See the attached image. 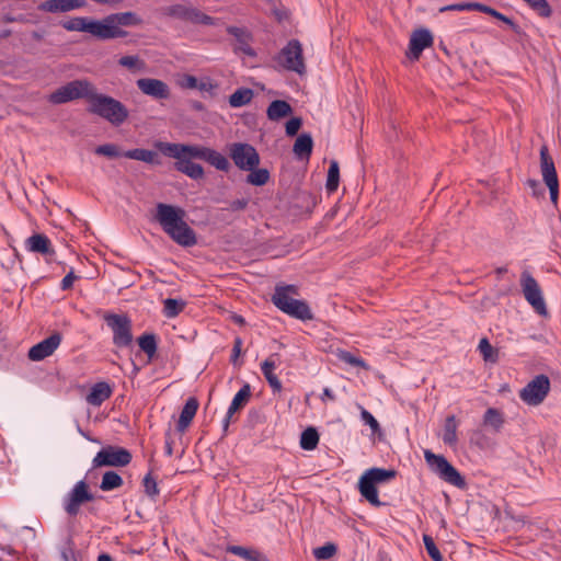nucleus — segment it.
I'll use <instances>...</instances> for the list:
<instances>
[{"label": "nucleus", "mask_w": 561, "mask_h": 561, "mask_svg": "<svg viewBox=\"0 0 561 561\" xmlns=\"http://www.w3.org/2000/svg\"><path fill=\"white\" fill-rule=\"evenodd\" d=\"M248 204H249V201L247 198L234 199V201L230 202L229 209L231 211L243 210L244 208H247Z\"/></svg>", "instance_id": "680f3d73"}, {"label": "nucleus", "mask_w": 561, "mask_h": 561, "mask_svg": "<svg viewBox=\"0 0 561 561\" xmlns=\"http://www.w3.org/2000/svg\"><path fill=\"white\" fill-rule=\"evenodd\" d=\"M474 11H479V12L489 14L491 16H493L496 12L495 9H493L486 4L480 3V2H474Z\"/></svg>", "instance_id": "338daca9"}, {"label": "nucleus", "mask_w": 561, "mask_h": 561, "mask_svg": "<svg viewBox=\"0 0 561 561\" xmlns=\"http://www.w3.org/2000/svg\"><path fill=\"white\" fill-rule=\"evenodd\" d=\"M540 168L542 179L549 188L550 199L557 205L559 197V182L554 167V162L548 152V148L542 146L540 148Z\"/></svg>", "instance_id": "a211bd4d"}, {"label": "nucleus", "mask_w": 561, "mask_h": 561, "mask_svg": "<svg viewBox=\"0 0 561 561\" xmlns=\"http://www.w3.org/2000/svg\"><path fill=\"white\" fill-rule=\"evenodd\" d=\"M360 416H362V420L365 422V424H367L370 427L373 433H377L380 431V425H379L378 421L370 412L363 409Z\"/></svg>", "instance_id": "5fc2aeb1"}, {"label": "nucleus", "mask_w": 561, "mask_h": 561, "mask_svg": "<svg viewBox=\"0 0 561 561\" xmlns=\"http://www.w3.org/2000/svg\"><path fill=\"white\" fill-rule=\"evenodd\" d=\"M275 61L287 71L296 72L300 76L306 73L302 46L298 39L289 41L275 57Z\"/></svg>", "instance_id": "0eeeda50"}, {"label": "nucleus", "mask_w": 561, "mask_h": 561, "mask_svg": "<svg viewBox=\"0 0 561 561\" xmlns=\"http://www.w3.org/2000/svg\"><path fill=\"white\" fill-rule=\"evenodd\" d=\"M241 347H242V340L240 337H236L234 342H233L232 354H231V362L233 364L237 363V359L241 354Z\"/></svg>", "instance_id": "e2e57ef3"}, {"label": "nucleus", "mask_w": 561, "mask_h": 561, "mask_svg": "<svg viewBox=\"0 0 561 561\" xmlns=\"http://www.w3.org/2000/svg\"><path fill=\"white\" fill-rule=\"evenodd\" d=\"M131 458V454L123 447L106 446L96 453L92 467H125L130 463Z\"/></svg>", "instance_id": "dca6fc26"}, {"label": "nucleus", "mask_w": 561, "mask_h": 561, "mask_svg": "<svg viewBox=\"0 0 561 561\" xmlns=\"http://www.w3.org/2000/svg\"><path fill=\"white\" fill-rule=\"evenodd\" d=\"M145 492L148 496L154 497L159 494V489L156 479L151 476V473H148L142 481Z\"/></svg>", "instance_id": "864d4df0"}, {"label": "nucleus", "mask_w": 561, "mask_h": 561, "mask_svg": "<svg viewBox=\"0 0 561 561\" xmlns=\"http://www.w3.org/2000/svg\"><path fill=\"white\" fill-rule=\"evenodd\" d=\"M142 24V19L134 12L112 13L102 19L103 41L122 38L128 35V32L122 26H138Z\"/></svg>", "instance_id": "39448f33"}, {"label": "nucleus", "mask_w": 561, "mask_h": 561, "mask_svg": "<svg viewBox=\"0 0 561 561\" xmlns=\"http://www.w3.org/2000/svg\"><path fill=\"white\" fill-rule=\"evenodd\" d=\"M198 79L194 76L186 75L183 78L182 87L186 89H197Z\"/></svg>", "instance_id": "0e129e2a"}, {"label": "nucleus", "mask_w": 561, "mask_h": 561, "mask_svg": "<svg viewBox=\"0 0 561 561\" xmlns=\"http://www.w3.org/2000/svg\"><path fill=\"white\" fill-rule=\"evenodd\" d=\"M185 215L181 207L158 203L154 219L175 243L190 248L197 243V239L195 231L184 220Z\"/></svg>", "instance_id": "f257e3e1"}, {"label": "nucleus", "mask_w": 561, "mask_h": 561, "mask_svg": "<svg viewBox=\"0 0 561 561\" xmlns=\"http://www.w3.org/2000/svg\"><path fill=\"white\" fill-rule=\"evenodd\" d=\"M138 345L142 352L147 354L149 358H152L158 348L157 336L153 333H144L138 337Z\"/></svg>", "instance_id": "4c0bfd02"}, {"label": "nucleus", "mask_w": 561, "mask_h": 561, "mask_svg": "<svg viewBox=\"0 0 561 561\" xmlns=\"http://www.w3.org/2000/svg\"><path fill=\"white\" fill-rule=\"evenodd\" d=\"M474 11H479V12L489 14L491 16H493L496 12L495 9H493L486 4L480 3V2H474Z\"/></svg>", "instance_id": "774afa93"}, {"label": "nucleus", "mask_w": 561, "mask_h": 561, "mask_svg": "<svg viewBox=\"0 0 561 561\" xmlns=\"http://www.w3.org/2000/svg\"><path fill=\"white\" fill-rule=\"evenodd\" d=\"M276 368L275 355H271L261 364V371L266 380L276 376L274 373Z\"/></svg>", "instance_id": "603ef678"}, {"label": "nucleus", "mask_w": 561, "mask_h": 561, "mask_svg": "<svg viewBox=\"0 0 561 561\" xmlns=\"http://www.w3.org/2000/svg\"><path fill=\"white\" fill-rule=\"evenodd\" d=\"M123 483V478L117 472L110 470L103 474L100 489L104 492H108L121 488Z\"/></svg>", "instance_id": "58836bf2"}, {"label": "nucleus", "mask_w": 561, "mask_h": 561, "mask_svg": "<svg viewBox=\"0 0 561 561\" xmlns=\"http://www.w3.org/2000/svg\"><path fill=\"white\" fill-rule=\"evenodd\" d=\"M458 423L455 415L447 416L444 425L443 442L448 446L456 445Z\"/></svg>", "instance_id": "c9c22d12"}, {"label": "nucleus", "mask_w": 561, "mask_h": 561, "mask_svg": "<svg viewBox=\"0 0 561 561\" xmlns=\"http://www.w3.org/2000/svg\"><path fill=\"white\" fill-rule=\"evenodd\" d=\"M88 111L95 114L114 126L122 125L129 115L127 107L118 100L99 93L94 88L92 95L89 100Z\"/></svg>", "instance_id": "f03ea898"}, {"label": "nucleus", "mask_w": 561, "mask_h": 561, "mask_svg": "<svg viewBox=\"0 0 561 561\" xmlns=\"http://www.w3.org/2000/svg\"><path fill=\"white\" fill-rule=\"evenodd\" d=\"M228 151L234 165L242 170H253L260 164V156L256 149L247 142H232Z\"/></svg>", "instance_id": "9d476101"}, {"label": "nucleus", "mask_w": 561, "mask_h": 561, "mask_svg": "<svg viewBox=\"0 0 561 561\" xmlns=\"http://www.w3.org/2000/svg\"><path fill=\"white\" fill-rule=\"evenodd\" d=\"M227 32L232 35L237 42L238 46L236 47V50L242 51L244 55L248 56H254L255 53L253 48L249 45V33L241 27L237 26H228Z\"/></svg>", "instance_id": "7c9ffc66"}, {"label": "nucleus", "mask_w": 561, "mask_h": 561, "mask_svg": "<svg viewBox=\"0 0 561 561\" xmlns=\"http://www.w3.org/2000/svg\"><path fill=\"white\" fill-rule=\"evenodd\" d=\"M94 85L87 79L72 80L49 94L53 104H64L78 99L90 100Z\"/></svg>", "instance_id": "423d86ee"}, {"label": "nucleus", "mask_w": 561, "mask_h": 561, "mask_svg": "<svg viewBox=\"0 0 561 561\" xmlns=\"http://www.w3.org/2000/svg\"><path fill=\"white\" fill-rule=\"evenodd\" d=\"M284 306L286 308L284 313L291 318L298 319L300 321H309L313 319V313L305 300L295 298L289 305Z\"/></svg>", "instance_id": "c85d7f7f"}, {"label": "nucleus", "mask_w": 561, "mask_h": 561, "mask_svg": "<svg viewBox=\"0 0 561 561\" xmlns=\"http://www.w3.org/2000/svg\"><path fill=\"white\" fill-rule=\"evenodd\" d=\"M336 552L337 547L332 542H328L321 547L313 549V556L317 560H328L334 557Z\"/></svg>", "instance_id": "09e8293b"}, {"label": "nucleus", "mask_w": 561, "mask_h": 561, "mask_svg": "<svg viewBox=\"0 0 561 561\" xmlns=\"http://www.w3.org/2000/svg\"><path fill=\"white\" fill-rule=\"evenodd\" d=\"M121 67L127 68L130 71H145L146 62L138 55H127L118 59Z\"/></svg>", "instance_id": "ea45409f"}, {"label": "nucleus", "mask_w": 561, "mask_h": 561, "mask_svg": "<svg viewBox=\"0 0 561 561\" xmlns=\"http://www.w3.org/2000/svg\"><path fill=\"white\" fill-rule=\"evenodd\" d=\"M299 295L296 285L277 284L271 297L273 305L282 312L286 310L284 305H289Z\"/></svg>", "instance_id": "5701e85b"}, {"label": "nucleus", "mask_w": 561, "mask_h": 561, "mask_svg": "<svg viewBox=\"0 0 561 561\" xmlns=\"http://www.w3.org/2000/svg\"><path fill=\"white\" fill-rule=\"evenodd\" d=\"M337 358L341 362L354 367H359L365 370H369L370 368L369 365L363 358L355 356L348 351H339Z\"/></svg>", "instance_id": "a18cd8bd"}, {"label": "nucleus", "mask_w": 561, "mask_h": 561, "mask_svg": "<svg viewBox=\"0 0 561 561\" xmlns=\"http://www.w3.org/2000/svg\"><path fill=\"white\" fill-rule=\"evenodd\" d=\"M179 149L182 152L188 153L193 158L207 162L218 171L228 172L231 168L228 158L213 148L201 145H192V147H180Z\"/></svg>", "instance_id": "ddd939ff"}, {"label": "nucleus", "mask_w": 561, "mask_h": 561, "mask_svg": "<svg viewBox=\"0 0 561 561\" xmlns=\"http://www.w3.org/2000/svg\"><path fill=\"white\" fill-rule=\"evenodd\" d=\"M164 13L181 21L199 25H216V20L188 3H175L165 8Z\"/></svg>", "instance_id": "f8f14e48"}, {"label": "nucleus", "mask_w": 561, "mask_h": 561, "mask_svg": "<svg viewBox=\"0 0 561 561\" xmlns=\"http://www.w3.org/2000/svg\"><path fill=\"white\" fill-rule=\"evenodd\" d=\"M424 457L432 470L445 482L463 489L466 481L460 472L442 455H435L430 450H425Z\"/></svg>", "instance_id": "6e6552de"}, {"label": "nucleus", "mask_w": 561, "mask_h": 561, "mask_svg": "<svg viewBox=\"0 0 561 561\" xmlns=\"http://www.w3.org/2000/svg\"><path fill=\"white\" fill-rule=\"evenodd\" d=\"M84 0H47L38 5V10L50 13L69 12L84 7Z\"/></svg>", "instance_id": "393cba45"}, {"label": "nucleus", "mask_w": 561, "mask_h": 561, "mask_svg": "<svg viewBox=\"0 0 561 561\" xmlns=\"http://www.w3.org/2000/svg\"><path fill=\"white\" fill-rule=\"evenodd\" d=\"M445 11H474V2L449 4L440 9V12Z\"/></svg>", "instance_id": "13d9d810"}, {"label": "nucleus", "mask_w": 561, "mask_h": 561, "mask_svg": "<svg viewBox=\"0 0 561 561\" xmlns=\"http://www.w3.org/2000/svg\"><path fill=\"white\" fill-rule=\"evenodd\" d=\"M113 393L111 386L106 381H100L91 387L85 400L90 405L100 407Z\"/></svg>", "instance_id": "bb28decb"}, {"label": "nucleus", "mask_w": 561, "mask_h": 561, "mask_svg": "<svg viewBox=\"0 0 561 561\" xmlns=\"http://www.w3.org/2000/svg\"><path fill=\"white\" fill-rule=\"evenodd\" d=\"M340 182V168L339 163L335 160H332L329 165L328 170V178H327V191L332 193L335 192L339 187Z\"/></svg>", "instance_id": "c03bdc74"}, {"label": "nucleus", "mask_w": 561, "mask_h": 561, "mask_svg": "<svg viewBox=\"0 0 561 561\" xmlns=\"http://www.w3.org/2000/svg\"><path fill=\"white\" fill-rule=\"evenodd\" d=\"M504 422L503 413L495 408H489L483 415V424L495 432L501 431Z\"/></svg>", "instance_id": "f704fd0d"}, {"label": "nucleus", "mask_w": 561, "mask_h": 561, "mask_svg": "<svg viewBox=\"0 0 561 561\" xmlns=\"http://www.w3.org/2000/svg\"><path fill=\"white\" fill-rule=\"evenodd\" d=\"M302 124L301 118L293 117L286 123V134L288 136H295L300 129Z\"/></svg>", "instance_id": "bf43d9fd"}, {"label": "nucleus", "mask_w": 561, "mask_h": 561, "mask_svg": "<svg viewBox=\"0 0 561 561\" xmlns=\"http://www.w3.org/2000/svg\"><path fill=\"white\" fill-rule=\"evenodd\" d=\"M78 277L75 275L73 271H70L62 279H61V283H60V288L62 290H68L72 287L73 285V282L77 279Z\"/></svg>", "instance_id": "052dcab7"}, {"label": "nucleus", "mask_w": 561, "mask_h": 561, "mask_svg": "<svg viewBox=\"0 0 561 561\" xmlns=\"http://www.w3.org/2000/svg\"><path fill=\"white\" fill-rule=\"evenodd\" d=\"M423 542L428 556L433 559V561H443V556L431 536L424 535Z\"/></svg>", "instance_id": "3c124183"}, {"label": "nucleus", "mask_w": 561, "mask_h": 561, "mask_svg": "<svg viewBox=\"0 0 561 561\" xmlns=\"http://www.w3.org/2000/svg\"><path fill=\"white\" fill-rule=\"evenodd\" d=\"M61 334L56 332L32 346L28 351V358L33 362H39L53 355L61 343Z\"/></svg>", "instance_id": "aec40b11"}, {"label": "nucleus", "mask_w": 561, "mask_h": 561, "mask_svg": "<svg viewBox=\"0 0 561 561\" xmlns=\"http://www.w3.org/2000/svg\"><path fill=\"white\" fill-rule=\"evenodd\" d=\"M123 156L128 159L142 161L149 164H160L159 154L156 151L136 148L123 152Z\"/></svg>", "instance_id": "473e14b6"}, {"label": "nucleus", "mask_w": 561, "mask_h": 561, "mask_svg": "<svg viewBox=\"0 0 561 561\" xmlns=\"http://www.w3.org/2000/svg\"><path fill=\"white\" fill-rule=\"evenodd\" d=\"M533 10L542 18H550L552 10L547 0H524Z\"/></svg>", "instance_id": "de8ad7c7"}, {"label": "nucleus", "mask_w": 561, "mask_h": 561, "mask_svg": "<svg viewBox=\"0 0 561 561\" xmlns=\"http://www.w3.org/2000/svg\"><path fill=\"white\" fill-rule=\"evenodd\" d=\"M474 11H479V12L489 14L491 16H493L496 12L495 9H493L486 4L480 3V2H474Z\"/></svg>", "instance_id": "69168bd1"}, {"label": "nucleus", "mask_w": 561, "mask_h": 561, "mask_svg": "<svg viewBox=\"0 0 561 561\" xmlns=\"http://www.w3.org/2000/svg\"><path fill=\"white\" fill-rule=\"evenodd\" d=\"M104 320L113 332V344L119 348L128 347L133 342L130 319L125 314L106 313Z\"/></svg>", "instance_id": "1a4fd4ad"}, {"label": "nucleus", "mask_w": 561, "mask_h": 561, "mask_svg": "<svg viewBox=\"0 0 561 561\" xmlns=\"http://www.w3.org/2000/svg\"><path fill=\"white\" fill-rule=\"evenodd\" d=\"M494 19L503 22L506 24L514 33L520 34L522 28L518 24H516L511 18L504 15L503 13L499 12L496 10L495 14L493 15Z\"/></svg>", "instance_id": "6e6d98bb"}, {"label": "nucleus", "mask_w": 561, "mask_h": 561, "mask_svg": "<svg viewBox=\"0 0 561 561\" xmlns=\"http://www.w3.org/2000/svg\"><path fill=\"white\" fill-rule=\"evenodd\" d=\"M94 152L99 156H105L108 158H117L123 156V153L119 151L118 146L114 144H104L101 146H98L94 150Z\"/></svg>", "instance_id": "8fccbe9b"}, {"label": "nucleus", "mask_w": 561, "mask_h": 561, "mask_svg": "<svg viewBox=\"0 0 561 561\" xmlns=\"http://www.w3.org/2000/svg\"><path fill=\"white\" fill-rule=\"evenodd\" d=\"M478 350L481 353L485 362L495 363L497 362V351L493 348L488 339H481L478 345Z\"/></svg>", "instance_id": "49530a36"}, {"label": "nucleus", "mask_w": 561, "mask_h": 561, "mask_svg": "<svg viewBox=\"0 0 561 561\" xmlns=\"http://www.w3.org/2000/svg\"><path fill=\"white\" fill-rule=\"evenodd\" d=\"M251 398V387L249 383L243 385L240 390L234 394L224 420V432H227L231 416L241 410Z\"/></svg>", "instance_id": "b1692460"}, {"label": "nucleus", "mask_w": 561, "mask_h": 561, "mask_svg": "<svg viewBox=\"0 0 561 561\" xmlns=\"http://www.w3.org/2000/svg\"><path fill=\"white\" fill-rule=\"evenodd\" d=\"M67 31L84 32L103 41L102 20H93L90 18L78 16L72 18L64 23Z\"/></svg>", "instance_id": "6ab92c4d"}, {"label": "nucleus", "mask_w": 561, "mask_h": 561, "mask_svg": "<svg viewBox=\"0 0 561 561\" xmlns=\"http://www.w3.org/2000/svg\"><path fill=\"white\" fill-rule=\"evenodd\" d=\"M520 286L526 301L534 308V310L538 314L546 316L547 306L543 299L542 290L538 282L529 272L524 271L522 273Z\"/></svg>", "instance_id": "2eb2a0df"}, {"label": "nucleus", "mask_w": 561, "mask_h": 561, "mask_svg": "<svg viewBox=\"0 0 561 561\" xmlns=\"http://www.w3.org/2000/svg\"><path fill=\"white\" fill-rule=\"evenodd\" d=\"M550 391V380L546 375H538L520 391L519 398L528 405H539Z\"/></svg>", "instance_id": "f3484780"}, {"label": "nucleus", "mask_w": 561, "mask_h": 561, "mask_svg": "<svg viewBox=\"0 0 561 561\" xmlns=\"http://www.w3.org/2000/svg\"><path fill=\"white\" fill-rule=\"evenodd\" d=\"M154 146L164 156L176 159L175 169L179 172L185 174L192 180H202L204 178V168L201 164L193 162L192 159L194 158L188 153L182 152L179 149L180 147H192V145L158 141Z\"/></svg>", "instance_id": "7ed1b4c3"}, {"label": "nucleus", "mask_w": 561, "mask_h": 561, "mask_svg": "<svg viewBox=\"0 0 561 561\" xmlns=\"http://www.w3.org/2000/svg\"><path fill=\"white\" fill-rule=\"evenodd\" d=\"M250 173L247 176V182L254 186H263L265 185L270 179L271 174L267 169H257V167L253 170H248Z\"/></svg>", "instance_id": "79ce46f5"}, {"label": "nucleus", "mask_w": 561, "mask_h": 561, "mask_svg": "<svg viewBox=\"0 0 561 561\" xmlns=\"http://www.w3.org/2000/svg\"><path fill=\"white\" fill-rule=\"evenodd\" d=\"M433 35L427 28H420L414 31L409 43V58L417 60L422 51L433 45Z\"/></svg>", "instance_id": "4be33fe9"}, {"label": "nucleus", "mask_w": 561, "mask_h": 561, "mask_svg": "<svg viewBox=\"0 0 561 561\" xmlns=\"http://www.w3.org/2000/svg\"><path fill=\"white\" fill-rule=\"evenodd\" d=\"M319 443V434L316 428L309 427L301 433L300 447L305 450H313Z\"/></svg>", "instance_id": "37998d69"}, {"label": "nucleus", "mask_w": 561, "mask_h": 561, "mask_svg": "<svg viewBox=\"0 0 561 561\" xmlns=\"http://www.w3.org/2000/svg\"><path fill=\"white\" fill-rule=\"evenodd\" d=\"M217 88L218 84L210 78H203L198 80L197 90L202 92H208L213 94Z\"/></svg>", "instance_id": "4d7b16f0"}, {"label": "nucleus", "mask_w": 561, "mask_h": 561, "mask_svg": "<svg viewBox=\"0 0 561 561\" xmlns=\"http://www.w3.org/2000/svg\"><path fill=\"white\" fill-rule=\"evenodd\" d=\"M136 84L145 95L156 100H168L171 95L169 85L160 79L141 78L136 81Z\"/></svg>", "instance_id": "412c9836"}, {"label": "nucleus", "mask_w": 561, "mask_h": 561, "mask_svg": "<svg viewBox=\"0 0 561 561\" xmlns=\"http://www.w3.org/2000/svg\"><path fill=\"white\" fill-rule=\"evenodd\" d=\"M293 108L290 104L283 100L273 101L266 111L267 117L271 121H278L285 116L291 114Z\"/></svg>", "instance_id": "72a5a7b5"}, {"label": "nucleus", "mask_w": 561, "mask_h": 561, "mask_svg": "<svg viewBox=\"0 0 561 561\" xmlns=\"http://www.w3.org/2000/svg\"><path fill=\"white\" fill-rule=\"evenodd\" d=\"M26 249L34 253L53 256L55 250L51 248V242L48 237L42 233H35L26 239Z\"/></svg>", "instance_id": "a878e982"}, {"label": "nucleus", "mask_w": 561, "mask_h": 561, "mask_svg": "<svg viewBox=\"0 0 561 561\" xmlns=\"http://www.w3.org/2000/svg\"><path fill=\"white\" fill-rule=\"evenodd\" d=\"M313 148V140L310 134L299 135L294 144L293 152L298 159H309Z\"/></svg>", "instance_id": "2f4dec72"}, {"label": "nucleus", "mask_w": 561, "mask_h": 561, "mask_svg": "<svg viewBox=\"0 0 561 561\" xmlns=\"http://www.w3.org/2000/svg\"><path fill=\"white\" fill-rule=\"evenodd\" d=\"M198 405V401L194 397H191L186 400L176 424L178 432L184 433L187 430L194 416L196 415Z\"/></svg>", "instance_id": "cd10ccee"}, {"label": "nucleus", "mask_w": 561, "mask_h": 561, "mask_svg": "<svg viewBox=\"0 0 561 561\" xmlns=\"http://www.w3.org/2000/svg\"><path fill=\"white\" fill-rule=\"evenodd\" d=\"M94 495L84 480L78 481L72 489L64 496L62 507L65 512L75 517L79 514L81 505L92 502Z\"/></svg>", "instance_id": "9b49d317"}, {"label": "nucleus", "mask_w": 561, "mask_h": 561, "mask_svg": "<svg viewBox=\"0 0 561 561\" xmlns=\"http://www.w3.org/2000/svg\"><path fill=\"white\" fill-rule=\"evenodd\" d=\"M179 149L182 152L188 153L193 158L207 162L218 171L228 172L231 168L228 158L213 148L201 145H192V147H180Z\"/></svg>", "instance_id": "4468645a"}, {"label": "nucleus", "mask_w": 561, "mask_h": 561, "mask_svg": "<svg viewBox=\"0 0 561 561\" xmlns=\"http://www.w3.org/2000/svg\"><path fill=\"white\" fill-rule=\"evenodd\" d=\"M226 551L245 561H268L266 556L256 548L229 545L226 547Z\"/></svg>", "instance_id": "c756f323"}, {"label": "nucleus", "mask_w": 561, "mask_h": 561, "mask_svg": "<svg viewBox=\"0 0 561 561\" xmlns=\"http://www.w3.org/2000/svg\"><path fill=\"white\" fill-rule=\"evenodd\" d=\"M185 308V301L182 299L167 298L163 301V314L171 319L179 316Z\"/></svg>", "instance_id": "a19ab883"}, {"label": "nucleus", "mask_w": 561, "mask_h": 561, "mask_svg": "<svg viewBox=\"0 0 561 561\" xmlns=\"http://www.w3.org/2000/svg\"><path fill=\"white\" fill-rule=\"evenodd\" d=\"M397 471L393 469L385 468H370L366 470L358 481V490L360 495L368 501L373 506H380L382 503L378 496L377 484L387 483L394 479Z\"/></svg>", "instance_id": "20e7f679"}, {"label": "nucleus", "mask_w": 561, "mask_h": 561, "mask_svg": "<svg viewBox=\"0 0 561 561\" xmlns=\"http://www.w3.org/2000/svg\"><path fill=\"white\" fill-rule=\"evenodd\" d=\"M253 98V91L248 88H240L237 89L230 96H229V104L231 107H241L251 102Z\"/></svg>", "instance_id": "e433bc0d"}]
</instances>
